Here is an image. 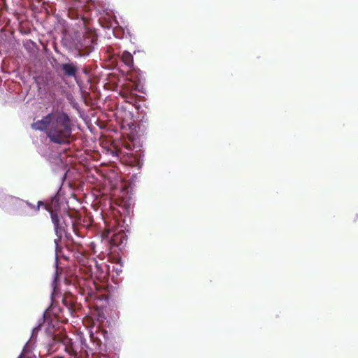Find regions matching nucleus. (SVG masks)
<instances>
[{
	"label": "nucleus",
	"instance_id": "nucleus-1",
	"mask_svg": "<svg viewBox=\"0 0 358 358\" xmlns=\"http://www.w3.org/2000/svg\"><path fill=\"white\" fill-rule=\"evenodd\" d=\"M35 131H45L47 137L54 143L63 145L70 143L72 129L68 115L56 111L48 113L41 120L31 124Z\"/></svg>",
	"mask_w": 358,
	"mask_h": 358
},
{
	"label": "nucleus",
	"instance_id": "nucleus-2",
	"mask_svg": "<svg viewBox=\"0 0 358 358\" xmlns=\"http://www.w3.org/2000/svg\"><path fill=\"white\" fill-rule=\"evenodd\" d=\"M50 217L52 222L54 224L55 231L58 238L57 241H59L64 232L65 231V227L66 226L62 217H60L54 210L50 211Z\"/></svg>",
	"mask_w": 358,
	"mask_h": 358
},
{
	"label": "nucleus",
	"instance_id": "nucleus-3",
	"mask_svg": "<svg viewBox=\"0 0 358 358\" xmlns=\"http://www.w3.org/2000/svg\"><path fill=\"white\" fill-rule=\"evenodd\" d=\"M137 85L134 83L129 82L123 85L122 90L120 92V95L128 103H132L136 100V95L134 92L136 90Z\"/></svg>",
	"mask_w": 358,
	"mask_h": 358
},
{
	"label": "nucleus",
	"instance_id": "nucleus-4",
	"mask_svg": "<svg viewBox=\"0 0 358 358\" xmlns=\"http://www.w3.org/2000/svg\"><path fill=\"white\" fill-rule=\"evenodd\" d=\"M61 69L63 71L65 76L68 77H73L76 80V74L78 69L76 65L73 63H66L61 65Z\"/></svg>",
	"mask_w": 358,
	"mask_h": 358
},
{
	"label": "nucleus",
	"instance_id": "nucleus-5",
	"mask_svg": "<svg viewBox=\"0 0 358 358\" xmlns=\"http://www.w3.org/2000/svg\"><path fill=\"white\" fill-rule=\"evenodd\" d=\"M94 264L95 265L94 269H90L92 274L94 275L95 277L99 280L105 279L107 275V266L103 265V266H102L99 265L96 262H94Z\"/></svg>",
	"mask_w": 358,
	"mask_h": 358
},
{
	"label": "nucleus",
	"instance_id": "nucleus-6",
	"mask_svg": "<svg viewBox=\"0 0 358 358\" xmlns=\"http://www.w3.org/2000/svg\"><path fill=\"white\" fill-rule=\"evenodd\" d=\"M121 61L130 69L134 66L133 55L127 50L122 52L121 55Z\"/></svg>",
	"mask_w": 358,
	"mask_h": 358
},
{
	"label": "nucleus",
	"instance_id": "nucleus-7",
	"mask_svg": "<svg viewBox=\"0 0 358 358\" xmlns=\"http://www.w3.org/2000/svg\"><path fill=\"white\" fill-rule=\"evenodd\" d=\"M65 351L67 352L71 356L74 357H77L78 352L77 350L74 348L73 343L69 345L65 346Z\"/></svg>",
	"mask_w": 358,
	"mask_h": 358
},
{
	"label": "nucleus",
	"instance_id": "nucleus-8",
	"mask_svg": "<svg viewBox=\"0 0 358 358\" xmlns=\"http://www.w3.org/2000/svg\"><path fill=\"white\" fill-rule=\"evenodd\" d=\"M41 206L44 207L50 213V211H53V210L52 209V207L50 205L43 203L41 201H39L38 202L37 210H38Z\"/></svg>",
	"mask_w": 358,
	"mask_h": 358
},
{
	"label": "nucleus",
	"instance_id": "nucleus-9",
	"mask_svg": "<svg viewBox=\"0 0 358 358\" xmlns=\"http://www.w3.org/2000/svg\"><path fill=\"white\" fill-rule=\"evenodd\" d=\"M62 343L65 347V346H67V345H69L70 344H71L72 341L70 338L65 336L62 338Z\"/></svg>",
	"mask_w": 358,
	"mask_h": 358
},
{
	"label": "nucleus",
	"instance_id": "nucleus-10",
	"mask_svg": "<svg viewBox=\"0 0 358 358\" xmlns=\"http://www.w3.org/2000/svg\"><path fill=\"white\" fill-rule=\"evenodd\" d=\"M63 303H64V305H65V306H66L69 309H70V307L69 306V305H68V303H67V300H66V299H63Z\"/></svg>",
	"mask_w": 358,
	"mask_h": 358
},
{
	"label": "nucleus",
	"instance_id": "nucleus-11",
	"mask_svg": "<svg viewBox=\"0 0 358 358\" xmlns=\"http://www.w3.org/2000/svg\"><path fill=\"white\" fill-rule=\"evenodd\" d=\"M55 243H56V245H57V240H55Z\"/></svg>",
	"mask_w": 358,
	"mask_h": 358
}]
</instances>
